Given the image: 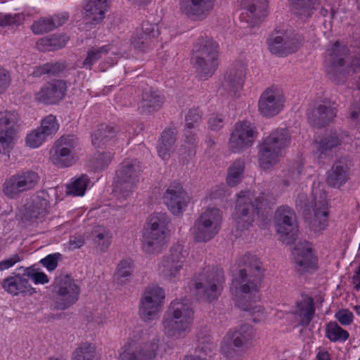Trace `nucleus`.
Returning a JSON list of instances; mask_svg holds the SVG:
<instances>
[{
    "label": "nucleus",
    "instance_id": "bb28decb",
    "mask_svg": "<svg viewBox=\"0 0 360 360\" xmlns=\"http://www.w3.org/2000/svg\"><path fill=\"white\" fill-rule=\"evenodd\" d=\"M292 255L295 266L298 271H307L315 266L316 258L313 255L312 248L307 242L297 243L292 250Z\"/></svg>",
    "mask_w": 360,
    "mask_h": 360
},
{
    "label": "nucleus",
    "instance_id": "864d4df0",
    "mask_svg": "<svg viewBox=\"0 0 360 360\" xmlns=\"http://www.w3.org/2000/svg\"><path fill=\"white\" fill-rule=\"evenodd\" d=\"M108 52V49L106 46L93 48L87 51L86 57L82 63V68L90 70L91 66L98 61L103 54Z\"/></svg>",
    "mask_w": 360,
    "mask_h": 360
},
{
    "label": "nucleus",
    "instance_id": "58836bf2",
    "mask_svg": "<svg viewBox=\"0 0 360 360\" xmlns=\"http://www.w3.org/2000/svg\"><path fill=\"white\" fill-rule=\"evenodd\" d=\"M349 179L347 168L341 162L334 164L327 172L326 183L333 188H340Z\"/></svg>",
    "mask_w": 360,
    "mask_h": 360
},
{
    "label": "nucleus",
    "instance_id": "473e14b6",
    "mask_svg": "<svg viewBox=\"0 0 360 360\" xmlns=\"http://www.w3.org/2000/svg\"><path fill=\"white\" fill-rule=\"evenodd\" d=\"M164 103V97L158 91L149 89L142 93L139 109L143 113H152L159 110Z\"/></svg>",
    "mask_w": 360,
    "mask_h": 360
},
{
    "label": "nucleus",
    "instance_id": "69168bd1",
    "mask_svg": "<svg viewBox=\"0 0 360 360\" xmlns=\"http://www.w3.org/2000/svg\"><path fill=\"white\" fill-rule=\"evenodd\" d=\"M11 78L9 72L0 67V94H3L9 86Z\"/></svg>",
    "mask_w": 360,
    "mask_h": 360
},
{
    "label": "nucleus",
    "instance_id": "0e129e2a",
    "mask_svg": "<svg viewBox=\"0 0 360 360\" xmlns=\"http://www.w3.org/2000/svg\"><path fill=\"white\" fill-rule=\"evenodd\" d=\"M60 256L59 253L49 255L45 258L41 259L40 263L43 264L49 271L54 270L58 263V258Z\"/></svg>",
    "mask_w": 360,
    "mask_h": 360
},
{
    "label": "nucleus",
    "instance_id": "5701e85b",
    "mask_svg": "<svg viewBox=\"0 0 360 360\" xmlns=\"http://www.w3.org/2000/svg\"><path fill=\"white\" fill-rule=\"evenodd\" d=\"M67 90L66 84L60 79H55L43 85L34 95V98L44 104H54L63 99Z\"/></svg>",
    "mask_w": 360,
    "mask_h": 360
},
{
    "label": "nucleus",
    "instance_id": "603ef678",
    "mask_svg": "<svg viewBox=\"0 0 360 360\" xmlns=\"http://www.w3.org/2000/svg\"><path fill=\"white\" fill-rule=\"evenodd\" d=\"M112 159V155L110 152L98 153L90 160V166L95 170L101 171L108 167Z\"/></svg>",
    "mask_w": 360,
    "mask_h": 360
},
{
    "label": "nucleus",
    "instance_id": "3c124183",
    "mask_svg": "<svg viewBox=\"0 0 360 360\" xmlns=\"http://www.w3.org/2000/svg\"><path fill=\"white\" fill-rule=\"evenodd\" d=\"M89 182L88 176L82 175L67 186L66 193L75 196H82L84 194Z\"/></svg>",
    "mask_w": 360,
    "mask_h": 360
},
{
    "label": "nucleus",
    "instance_id": "c756f323",
    "mask_svg": "<svg viewBox=\"0 0 360 360\" xmlns=\"http://www.w3.org/2000/svg\"><path fill=\"white\" fill-rule=\"evenodd\" d=\"M291 13L300 20L311 18L321 4V0H288Z\"/></svg>",
    "mask_w": 360,
    "mask_h": 360
},
{
    "label": "nucleus",
    "instance_id": "a19ab883",
    "mask_svg": "<svg viewBox=\"0 0 360 360\" xmlns=\"http://www.w3.org/2000/svg\"><path fill=\"white\" fill-rule=\"evenodd\" d=\"M91 236L96 250L105 252L111 244L112 233L103 226H96L93 228Z\"/></svg>",
    "mask_w": 360,
    "mask_h": 360
},
{
    "label": "nucleus",
    "instance_id": "a878e982",
    "mask_svg": "<svg viewBox=\"0 0 360 360\" xmlns=\"http://www.w3.org/2000/svg\"><path fill=\"white\" fill-rule=\"evenodd\" d=\"M1 285L5 291L13 296L32 295L36 292L35 288L30 284L25 272L22 275L17 274L6 278L3 280Z\"/></svg>",
    "mask_w": 360,
    "mask_h": 360
},
{
    "label": "nucleus",
    "instance_id": "e433bc0d",
    "mask_svg": "<svg viewBox=\"0 0 360 360\" xmlns=\"http://www.w3.org/2000/svg\"><path fill=\"white\" fill-rule=\"evenodd\" d=\"M68 20V16L53 15L47 18H41L34 21L32 25L31 29L35 34H42L50 32L59 26L63 25Z\"/></svg>",
    "mask_w": 360,
    "mask_h": 360
},
{
    "label": "nucleus",
    "instance_id": "c85d7f7f",
    "mask_svg": "<svg viewBox=\"0 0 360 360\" xmlns=\"http://www.w3.org/2000/svg\"><path fill=\"white\" fill-rule=\"evenodd\" d=\"M84 20L86 25L101 22L107 11V0H87L84 6Z\"/></svg>",
    "mask_w": 360,
    "mask_h": 360
},
{
    "label": "nucleus",
    "instance_id": "37998d69",
    "mask_svg": "<svg viewBox=\"0 0 360 360\" xmlns=\"http://www.w3.org/2000/svg\"><path fill=\"white\" fill-rule=\"evenodd\" d=\"M68 40L65 34H54L38 40L37 48L40 51H51L64 47Z\"/></svg>",
    "mask_w": 360,
    "mask_h": 360
},
{
    "label": "nucleus",
    "instance_id": "bf43d9fd",
    "mask_svg": "<svg viewBox=\"0 0 360 360\" xmlns=\"http://www.w3.org/2000/svg\"><path fill=\"white\" fill-rule=\"evenodd\" d=\"M54 145L70 150V153H75V149L77 146V139L73 135L63 136L55 142Z\"/></svg>",
    "mask_w": 360,
    "mask_h": 360
},
{
    "label": "nucleus",
    "instance_id": "9d476101",
    "mask_svg": "<svg viewBox=\"0 0 360 360\" xmlns=\"http://www.w3.org/2000/svg\"><path fill=\"white\" fill-rule=\"evenodd\" d=\"M52 286L56 309L65 310L77 301L80 289L69 275L58 276Z\"/></svg>",
    "mask_w": 360,
    "mask_h": 360
},
{
    "label": "nucleus",
    "instance_id": "cd10ccee",
    "mask_svg": "<svg viewBox=\"0 0 360 360\" xmlns=\"http://www.w3.org/2000/svg\"><path fill=\"white\" fill-rule=\"evenodd\" d=\"M270 52L275 55L287 56L297 49V42L287 33L272 34L268 39Z\"/></svg>",
    "mask_w": 360,
    "mask_h": 360
},
{
    "label": "nucleus",
    "instance_id": "ddd939ff",
    "mask_svg": "<svg viewBox=\"0 0 360 360\" xmlns=\"http://www.w3.org/2000/svg\"><path fill=\"white\" fill-rule=\"evenodd\" d=\"M163 289L157 285L148 286L140 301L139 316L145 322L158 318L165 299Z\"/></svg>",
    "mask_w": 360,
    "mask_h": 360
},
{
    "label": "nucleus",
    "instance_id": "a18cd8bd",
    "mask_svg": "<svg viewBox=\"0 0 360 360\" xmlns=\"http://www.w3.org/2000/svg\"><path fill=\"white\" fill-rule=\"evenodd\" d=\"M340 145V140L336 135H328L316 142L319 158L330 156L332 150Z\"/></svg>",
    "mask_w": 360,
    "mask_h": 360
},
{
    "label": "nucleus",
    "instance_id": "09e8293b",
    "mask_svg": "<svg viewBox=\"0 0 360 360\" xmlns=\"http://www.w3.org/2000/svg\"><path fill=\"white\" fill-rule=\"evenodd\" d=\"M326 337L333 342L345 341L349 338L347 330L342 329L335 322H330L327 324L326 328Z\"/></svg>",
    "mask_w": 360,
    "mask_h": 360
},
{
    "label": "nucleus",
    "instance_id": "4468645a",
    "mask_svg": "<svg viewBox=\"0 0 360 360\" xmlns=\"http://www.w3.org/2000/svg\"><path fill=\"white\" fill-rule=\"evenodd\" d=\"M20 117L14 110L0 112V146L9 153L15 146L20 129Z\"/></svg>",
    "mask_w": 360,
    "mask_h": 360
},
{
    "label": "nucleus",
    "instance_id": "680f3d73",
    "mask_svg": "<svg viewBox=\"0 0 360 360\" xmlns=\"http://www.w3.org/2000/svg\"><path fill=\"white\" fill-rule=\"evenodd\" d=\"M86 320L97 327L103 326L106 322V317L104 313L95 311L86 315Z\"/></svg>",
    "mask_w": 360,
    "mask_h": 360
},
{
    "label": "nucleus",
    "instance_id": "de8ad7c7",
    "mask_svg": "<svg viewBox=\"0 0 360 360\" xmlns=\"http://www.w3.org/2000/svg\"><path fill=\"white\" fill-rule=\"evenodd\" d=\"M303 173V165L301 162H296L292 165L285 174L281 180V184L288 187L295 184L300 180L301 175Z\"/></svg>",
    "mask_w": 360,
    "mask_h": 360
},
{
    "label": "nucleus",
    "instance_id": "8fccbe9b",
    "mask_svg": "<svg viewBox=\"0 0 360 360\" xmlns=\"http://www.w3.org/2000/svg\"><path fill=\"white\" fill-rule=\"evenodd\" d=\"M133 271L131 260H122L118 264L114 278L118 284L123 285L131 277Z\"/></svg>",
    "mask_w": 360,
    "mask_h": 360
},
{
    "label": "nucleus",
    "instance_id": "4c0bfd02",
    "mask_svg": "<svg viewBox=\"0 0 360 360\" xmlns=\"http://www.w3.org/2000/svg\"><path fill=\"white\" fill-rule=\"evenodd\" d=\"M117 133V129L115 126L101 124L91 134V143L95 147H101L115 137Z\"/></svg>",
    "mask_w": 360,
    "mask_h": 360
},
{
    "label": "nucleus",
    "instance_id": "2eb2a0df",
    "mask_svg": "<svg viewBox=\"0 0 360 360\" xmlns=\"http://www.w3.org/2000/svg\"><path fill=\"white\" fill-rule=\"evenodd\" d=\"M39 180L38 174L31 170L14 174L4 183V193L9 198H15L21 193L33 189Z\"/></svg>",
    "mask_w": 360,
    "mask_h": 360
},
{
    "label": "nucleus",
    "instance_id": "6ab92c4d",
    "mask_svg": "<svg viewBox=\"0 0 360 360\" xmlns=\"http://www.w3.org/2000/svg\"><path fill=\"white\" fill-rule=\"evenodd\" d=\"M241 11L240 19L249 26L261 23L268 15V0H238Z\"/></svg>",
    "mask_w": 360,
    "mask_h": 360
},
{
    "label": "nucleus",
    "instance_id": "72a5a7b5",
    "mask_svg": "<svg viewBox=\"0 0 360 360\" xmlns=\"http://www.w3.org/2000/svg\"><path fill=\"white\" fill-rule=\"evenodd\" d=\"M347 53V49L345 46L340 45L338 41L333 44L327 49V60L330 63V67L328 69V74L333 79L336 74V69L342 67L345 65V57Z\"/></svg>",
    "mask_w": 360,
    "mask_h": 360
},
{
    "label": "nucleus",
    "instance_id": "423d86ee",
    "mask_svg": "<svg viewBox=\"0 0 360 360\" xmlns=\"http://www.w3.org/2000/svg\"><path fill=\"white\" fill-rule=\"evenodd\" d=\"M233 219L236 229L240 231L252 226L264 203L263 196L255 197L250 191H240L238 195Z\"/></svg>",
    "mask_w": 360,
    "mask_h": 360
},
{
    "label": "nucleus",
    "instance_id": "20e7f679",
    "mask_svg": "<svg viewBox=\"0 0 360 360\" xmlns=\"http://www.w3.org/2000/svg\"><path fill=\"white\" fill-rule=\"evenodd\" d=\"M169 222L165 213H155L149 217L142 238V250L146 254L156 255L162 252L169 233Z\"/></svg>",
    "mask_w": 360,
    "mask_h": 360
},
{
    "label": "nucleus",
    "instance_id": "6e6552de",
    "mask_svg": "<svg viewBox=\"0 0 360 360\" xmlns=\"http://www.w3.org/2000/svg\"><path fill=\"white\" fill-rule=\"evenodd\" d=\"M224 283V272L221 269L206 267L200 273L194 283L196 295L202 300L211 302L219 297Z\"/></svg>",
    "mask_w": 360,
    "mask_h": 360
},
{
    "label": "nucleus",
    "instance_id": "0eeeda50",
    "mask_svg": "<svg viewBox=\"0 0 360 360\" xmlns=\"http://www.w3.org/2000/svg\"><path fill=\"white\" fill-rule=\"evenodd\" d=\"M140 162L134 159H126L116 172L113 192L120 200L127 198L134 191L141 173Z\"/></svg>",
    "mask_w": 360,
    "mask_h": 360
},
{
    "label": "nucleus",
    "instance_id": "7ed1b4c3",
    "mask_svg": "<svg viewBox=\"0 0 360 360\" xmlns=\"http://www.w3.org/2000/svg\"><path fill=\"white\" fill-rule=\"evenodd\" d=\"M245 267L240 269L237 277L233 280L237 302L241 297H251L259 290L263 278L264 269L261 262L255 255L248 256L245 260Z\"/></svg>",
    "mask_w": 360,
    "mask_h": 360
},
{
    "label": "nucleus",
    "instance_id": "4be33fe9",
    "mask_svg": "<svg viewBox=\"0 0 360 360\" xmlns=\"http://www.w3.org/2000/svg\"><path fill=\"white\" fill-rule=\"evenodd\" d=\"M164 202L169 210L175 215L184 212L190 201V198L178 182H174L167 188L164 196Z\"/></svg>",
    "mask_w": 360,
    "mask_h": 360
},
{
    "label": "nucleus",
    "instance_id": "774afa93",
    "mask_svg": "<svg viewBox=\"0 0 360 360\" xmlns=\"http://www.w3.org/2000/svg\"><path fill=\"white\" fill-rule=\"evenodd\" d=\"M208 126L212 131H219L224 126V117L221 115H212L208 120Z\"/></svg>",
    "mask_w": 360,
    "mask_h": 360
},
{
    "label": "nucleus",
    "instance_id": "1a4fd4ad",
    "mask_svg": "<svg viewBox=\"0 0 360 360\" xmlns=\"http://www.w3.org/2000/svg\"><path fill=\"white\" fill-rule=\"evenodd\" d=\"M222 214L216 207L207 208L195 221L192 231L196 243H207L214 238L221 229Z\"/></svg>",
    "mask_w": 360,
    "mask_h": 360
},
{
    "label": "nucleus",
    "instance_id": "2f4dec72",
    "mask_svg": "<svg viewBox=\"0 0 360 360\" xmlns=\"http://www.w3.org/2000/svg\"><path fill=\"white\" fill-rule=\"evenodd\" d=\"M246 74V65L238 63L226 74L224 86L231 91L236 92L240 90L244 84Z\"/></svg>",
    "mask_w": 360,
    "mask_h": 360
},
{
    "label": "nucleus",
    "instance_id": "13d9d810",
    "mask_svg": "<svg viewBox=\"0 0 360 360\" xmlns=\"http://www.w3.org/2000/svg\"><path fill=\"white\" fill-rule=\"evenodd\" d=\"M202 114L198 108L191 109L186 116V128L194 129L197 128L201 120Z\"/></svg>",
    "mask_w": 360,
    "mask_h": 360
},
{
    "label": "nucleus",
    "instance_id": "a211bd4d",
    "mask_svg": "<svg viewBox=\"0 0 360 360\" xmlns=\"http://www.w3.org/2000/svg\"><path fill=\"white\" fill-rule=\"evenodd\" d=\"M336 115L335 103L327 98L316 102L307 111L308 122L318 128L324 127L332 122Z\"/></svg>",
    "mask_w": 360,
    "mask_h": 360
},
{
    "label": "nucleus",
    "instance_id": "b1692460",
    "mask_svg": "<svg viewBox=\"0 0 360 360\" xmlns=\"http://www.w3.org/2000/svg\"><path fill=\"white\" fill-rule=\"evenodd\" d=\"M216 0H181L180 11L186 16L201 20L213 10Z\"/></svg>",
    "mask_w": 360,
    "mask_h": 360
},
{
    "label": "nucleus",
    "instance_id": "f8f14e48",
    "mask_svg": "<svg viewBox=\"0 0 360 360\" xmlns=\"http://www.w3.org/2000/svg\"><path fill=\"white\" fill-rule=\"evenodd\" d=\"M257 135L256 127L250 122H237L230 134L229 149L233 153L244 152L253 146Z\"/></svg>",
    "mask_w": 360,
    "mask_h": 360
},
{
    "label": "nucleus",
    "instance_id": "e2e57ef3",
    "mask_svg": "<svg viewBox=\"0 0 360 360\" xmlns=\"http://www.w3.org/2000/svg\"><path fill=\"white\" fill-rule=\"evenodd\" d=\"M198 345V348L200 351L205 353L206 354H208V352H211L213 348L214 347V345L212 342H210V336H205L200 337V334L197 335Z\"/></svg>",
    "mask_w": 360,
    "mask_h": 360
},
{
    "label": "nucleus",
    "instance_id": "6e6d98bb",
    "mask_svg": "<svg viewBox=\"0 0 360 360\" xmlns=\"http://www.w3.org/2000/svg\"><path fill=\"white\" fill-rule=\"evenodd\" d=\"M46 136L40 129H35L28 134L25 139L26 145L32 148H38L44 141Z\"/></svg>",
    "mask_w": 360,
    "mask_h": 360
},
{
    "label": "nucleus",
    "instance_id": "49530a36",
    "mask_svg": "<svg viewBox=\"0 0 360 360\" xmlns=\"http://www.w3.org/2000/svg\"><path fill=\"white\" fill-rule=\"evenodd\" d=\"M95 352L94 344L82 342L72 352L71 360H94Z\"/></svg>",
    "mask_w": 360,
    "mask_h": 360
},
{
    "label": "nucleus",
    "instance_id": "ea45409f",
    "mask_svg": "<svg viewBox=\"0 0 360 360\" xmlns=\"http://www.w3.org/2000/svg\"><path fill=\"white\" fill-rule=\"evenodd\" d=\"M296 308L295 314L302 317L301 325L307 326L315 313L314 300L310 297L303 296L300 301L296 302Z\"/></svg>",
    "mask_w": 360,
    "mask_h": 360
},
{
    "label": "nucleus",
    "instance_id": "f704fd0d",
    "mask_svg": "<svg viewBox=\"0 0 360 360\" xmlns=\"http://www.w3.org/2000/svg\"><path fill=\"white\" fill-rule=\"evenodd\" d=\"M176 134V130L174 127H169L162 133L158 146V153L162 159H169L171 153L174 151Z\"/></svg>",
    "mask_w": 360,
    "mask_h": 360
},
{
    "label": "nucleus",
    "instance_id": "dca6fc26",
    "mask_svg": "<svg viewBox=\"0 0 360 360\" xmlns=\"http://www.w3.org/2000/svg\"><path fill=\"white\" fill-rule=\"evenodd\" d=\"M274 222L276 232L281 240L287 244L292 243L298 231L293 210L288 206H280L275 212Z\"/></svg>",
    "mask_w": 360,
    "mask_h": 360
},
{
    "label": "nucleus",
    "instance_id": "79ce46f5",
    "mask_svg": "<svg viewBox=\"0 0 360 360\" xmlns=\"http://www.w3.org/2000/svg\"><path fill=\"white\" fill-rule=\"evenodd\" d=\"M75 153L53 145L50 150V160L53 164L58 167H65L70 166L74 162Z\"/></svg>",
    "mask_w": 360,
    "mask_h": 360
},
{
    "label": "nucleus",
    "instance_id": "338daca9",
    "mask_svg": "<svg viewBox=\"0 0 360 360\" xmlns=\"http://www.w3.org/2000/svg\"><path fill=\"white\" fill-rule=\"evenodd\" d=\"M338 321L344 326L349 325L353 320V314L348 309H342L338 311L335 315Z\"/></svg>",
    "mask_w": 360,
    "mask_h": 360
},
{
    "label": "nucleus",
    "instance_id": "5fc2aeb1",
    "mask_svg": "<svg viewBox=\"0 0 360 360\" xmlns=\"http://www.w3.org/2000/svg\"><path fill=\"white\" fill-rule=\"evenodd\" d=\"M59 125L56 118L52 115H49L44 117L41 123V131L46 136H51L57 132Z\"/></svg>",
    "mask_w": 360,
    "mask_h": 360
},
{
    "label": "nucleus",
    "instance_id": "052dcab7",
    "mask_svg": "<svg viewBox=\"0 0 360 360\" xmlns=\"http://www.w3.org/2000/svg\"><path fill=\"white\" fill-rule=\"evenodd\" d=\"M27 278H30L35 284H45L49 283L48 276L43 272L34 271L32 268L25 269Z\"/></svg>",
    "mask_w": 360,
    "mask_h": 360
},
{
    "label": "nucleus",
    "instance_id": "39448f33",
    "mask_svg": "<svg viewBox=\"0 0 360 360\" xmlns=\"http://www.w3.org/2000/svg\"><path fill=\"white\" fill-rule=\"evenodd\" d=\"M197 73L200 79L210 77L219 65V45L210 37L199 39L192 57Z\"/></svg>",
    "mask_w": 360,
    "mask_h": 360
},
{
    "label": "nucleus",
    "instance_id": "412c9836",
    "mask_svg": "<svg viewBox=\"0 0 360 360\" xmlns=\"http://www.w3.org/2000/svg\"><path fill=\"white\" fill-rule=\"evenodd\" d=\"M284 101L283 92L279 89L268 88L259 99V112L264 117H274L283 109Z\"/></svg>",
    "mask_w": 360,
    "mask_h": 360
},
{
    "label": "nucleus",
    "instance_id": "c03bdc74",
    "mask_svg": "<svg viewBox=\"0 0 360 360\" xmlns=\"http://www.w3.org/2000/svg\"><path fill=\"white\" fill-rule=\"evenodd\" d=\"M245 162L240 158L236 159L229 167L226 182L230 186H237L243 177Z\"/></svg>",
    "mask_w": 360,
    "mask_h": 360
},
{
    "label": "nucleus",
    "instance_id": "4d7b16f0",
    "mask_svg": "<svg viewBox=\"0 0 360 360\" xmlns=\"http://www.w3.org/2000/svg\"><path fill=\"white\" fill-rule=\"evenodd\" d=\"M238 349L232 342V339L226 335L221 346V351L223 355L227 359H233L238 356Z\"/></svg>",
    "mask_w": 360,
    "mask_h": 360
},
{
    "label": "nucleus",
    "instance_id": "aec40b11",
    "mask_svg": "<svg viewBox=\"0 0 360 360\" xmlns=\"http://www.w3.org/2000/svg\"><path fill=\"white\" fill-rule=\"evenodd\" d=\"M328 203L325 194L319 196L313 195L311 202L308 206L307 219L311 229L321 231L328 225Z\"/></svg>",
    "mask_w": 360,
    "mask_h": 360
},
{
    "label": "nucleus",
    "instance_id": "f03ea898",
    "mask_svg": "<svg viewBox=\"0 0 360 360\" xmlns=\"http://www.w3.org/2000/svg\"><path fill=\"white\" fill-rule=\"evenodd\" d=\"M290 141V134L287 129L272 130L258 146L259 165L266 170L276 165L282 156V151L289 146Z\"/></svg>",
    "mask_w": 360,
    "mask_h": 360
},
{
    "label": "nucleus",
    "instance_id": "9b49d317",
    "mask_svg": "<svg viewBox=\"0 0 360 360\" xmlns=\"http://www.w3.org/2000/svg\"><path fill=\"white\" fill-rule=\"evenodd\" d=\"M160 338L156 336L149 342L129 340L121 348L117 360H154L160 345Z\"/></svg>",
    "mask_w": 360,
    "mask_h": 360
},
{
    "label": "nucleus",
    "instance_id": "f257e3e1",
    "mask_svg": "<svg viewBox=\"0 0 360 360\" xmlns=\"http://www.w3.org/2000/svg\"><path fill=\"white\" fill-rule=\"evenodd\" d=\"M194 319L191 301L187 298L173 300L164 314L162 325L164 334L173 340L184 338L190 333Z\"/></svg>",
    "mask_w": 360,
    "mask_h": 360
},
{
    "label": "nucleus",
    "instance_id": "c9c22d12",
    "mask_svg": "<svg viewBox=\"0 0 360 360\" xmlns=\"http://www.w3.org/2000/svg\"><path fill=\"white\" fill-rule=\"evenodd\" d=\"M232 339V342L236 348L248 349L250 347L255 331L249 324L242 325L240 328L227 334Z\"/></svg>",
    "mask_w": 360,
    "mask_h": 360
},
{
    "label": "nucleus",
    "instance_id": "7c9ffc66",
    "mask_svg": "<svg viewBox=\"0 0 360 360\" xmlns=\"http://www.w3.org/2000/svg\"><path fill=\"white\" fill-rule=\"evenodd\" d=\"M49 206V201L44 196H34L24 205V218L27 220L42 218L48 212Z\"/></svg>",
    "mask_w": 360,
    "mask_h": 360
},
{
    "label": "nucleus",
    "instance_id": "f3484780",
    "mask_svg": "<svg viewBox=\"0 0 360 360\" xmlns=\"http://www.w3.org/2000/svg\"><path fill=\"white\" fill-rule=\"evenodd\" d=\"M187 256V251L181 245H173L158 264L159 274L169 280L176 278L182 269Z\"/></svg>",
    "mask_w": 360,
    "mask_h": 360
},
{
    "label": "nucleus",
    "instance_id": "393cba45",
    "mask_svg": "<svg viewBox=\"0 0 360 360\" xmlns=\"http://www.w3.org/2000/svg\"><path fill=\"white\" fill-rule=\"evenodd\" d=\"M158 35V30L155 25L143 22L141 29L131 37V45L136 49L145 51L154 44Z\"/></svg>",
    "mask_w": 360,
    "mask_h": 360
}]
</instances>
